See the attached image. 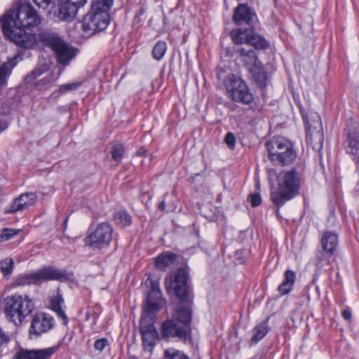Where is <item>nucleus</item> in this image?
<instances>
[{
	"label": "nucleus",
	"instance_id": "nucleus-1",
	"mask_svg": "<svg viewBox=\"0 0 359 359\" xmlns=\"http://www.w3.org/2000/svg\"><path fill=\"white\" fill-rule=\"evenodd\" d=\"M41 22V18L30 2L19 0L0 19L4 36L18 46L29 49L36 43V35L25 29L34 28Z\"/></svg>",
	"mask_w": 359,
	"mask_h": 359
},
{
	"label": "nucleus",
	"instance_id": "nucleus-2",
	"mask_svg": "<svg viewBox=\"0 0 359 359\" xmlns=\"http://www.w3.org/2000/svg\"><path fill=\"white\" fill-rule=\"evenodd\" d=\"M302 175L293 168L280 172L276 177L277 187L271 191V199L278 207L299 194Z\"/></svg>",
	"mask_w": 359,
	"mask_h": 359
},
{
	"label": "nucleus",
	"instance_id": "nucleus-3",
	"mask_svg": "<svg viewBox=\"0 0 359 359\" xmlns=\"http://www.w3.org/2000/svg\"><path fill=\"white\" fill-rule=\"evenodd\" d=\"M191 311L189 306L182 305L172 315L171 320H166L161 325L163 338H177L183 341L190 339Z\"/></svg>",
	"mask_w": 359,
	"mask_h": 359
},
{
	"label": "nucleus",
	"instance_id": "nucleus-4",
	"mask_svg": "<svg viewBox=\"0 0 359 359\" xmlns=\"http://www.w3.org/2000/svg\"><path fill=\"white\" fill-rule=\"evenodd\" d=\"M4 313L7 319L15 325H20L34 311L35 305L27 294H14L4 299Z\"/></svg>",
	"mask_w": 359,
	"mask_h": 359
},
{
	"label": "nucleus",
	"instance_id": "nucleus-5",
	"mask_svg": "<svg viewBox=\"0 0 359 359\" xmlns=\"http://www.w3.org/2000/svg\"><path fill=\"white\" fill-rule=\"evenodd\" d=\"M269 159L274 163L287 165L292 163L297 157L294 144L283 137H273L265 144Z\"/></svg>",
	"mask_w": 359,
	"mask_h": 359
},
{
	"label": "nucleus",
	"instance_id": "nucleus-6",
	"mask_svg": "<svg viewBox=\"0 0 359 359\" xmlns=\"http://www.w3.org/2000/svg\"><path fill=\"white\" fill-rule=\"evenodd\" d=\"M39 41L50 47L55 53L59 63L68 65L76 55V50L69 46L55 33L43 32L39 34Z\"/></svg>",
	"mask_w": 359,
	"mask_h": 359
},
{
	"label": "nucleus",
	"instance_id": "nucleus-7",
	"mask_svg": "<svg viewBox=\"0 0 359 359\" xmlns=\"http://www.w3.org/2000/svg\"><path fill=\"white\" fill-rule=\"evenodd\" d=\"M320 244L321 248L316 252L315 257V265L318 269L334 261V253L339 245L338 234L332 231H325L322 234Z\"/></svg>",
	"mask_w": 359,
	"mask_h": 359
},
{
	"label": "nucleus",
	"instance_id": "nucleus-8",
	"mask_svg": "<svg viewBox=\"0 0 359 359\" xmlns=\"http://www.w3.org/2000/svg\"><path fill=\"white\" fill-rule=\"evenodd\" d=\"M67 279V275L63 270L57 269L55 267L48 266L39 270L35 273L30 274H23L20 276L15 281V285L23 286L26 285H38L47 280H65Z\"/></svg>",
	"mask_w": 359,
	"mask_h": 359
},
{
	"label": "nucleus",
	"instance_id": "nucleus-9",
	"mask_svg": "<svg viewBox=\"0 0 359 359\" xmlns=\"http://www.w3.org/2000/svg\"><path fill=\"white\" fill-rule=\"evenodd\" d=\"M224 86L228 96L233 101L243 104H249L252 102V94L247 83L239 76L234 74L229 75L224 80Z\"/></svg>",
	"mask_w": 359,
	"mask_h": 359
},
{
	"label": "nucleus",
	"instance_id": "nucleus-10",
	"mask_svg": "<svg viewBox=\"0 0 359 359\" xmlns=\"http://www.w3.org/2000/svg\"><path fill=\"white\" fill-rule=\"evenodd\" d=\"M165 287L169 292H172L182 302H186L190 290L187 269L180 268L175 273L166 278Z\"/></svg>",
	"mask_w": 359,
	"mask_h": 359
},
{
	"label": "nucleus",
	"instance_id": "nucleus-11",
	"mask_svg": "<svg viewBox=\"0 0 359 359\" xmlns=\"http://www.w3.org/2000/svg\"><path fill=\"white\" fill-rule=\"evenodd\" d=\"M110 22L109 14L90 9L83 18L81 28L86 36L89 37L107 29Z\"/></svg>",
	"mask_w": 359,
	"mask_h": 359
},
{
	"label": "nucleus",
	"instance_id": "nucleus-12",
	"mask_svg": "<svg viewBox=\"0 0 359 359\" xmlns=\"http://www.w3.org/2000/svg\"><path fill=\"white\" fill-rule=\"evenodd\" d=\"M113 229L108 222H102L85 238V244L93 249L107 248L112 239Z\"/></svg>",
	"mask_w": 359,
	"mask_h": 359
},
{
	"label": "nucleus",
	"instance_id": "nucleus-13",
	"mask_svg": "<svg viewBox=\"0 0 359 359\" xmlns=\"http://www.w3.org/2000/svg\"><path fill=\"white\" fill-rule=\"evenodd\" d=\"M306 142L316 151L322 149L324 142V135L320 117L317 114L311 116L306 120Z\"/></svg>",
	"mask_w": 359,
	"mask_h": 359
},
{
	"label": "nucleus",
	"instance_id": "nucleus-14",
	"mask_svg": "<svg viewBox=\"0 0 359 359\" xmlns=\"http://www.w3.org/2000/svg\"><path fill=\"white\" fill-rule=\"evenodd\" d=\"M87 0H59L57 18L59 20H73L79 8L83 7Z\"/></svg>",
	"mask_w": 359,
	"mask_h": 359
},
{
	"label": "nucleus",
	"instance_id": "nucleus-15",
	"mask_svg": "<svg viewBox=\"0 0 359 359\" xmlns=\"http://www.w3.org/2000/svg\"><path fill=\"white\" fill-rule=\"evenodd\" d=\"M55 325L54 318L45 313H36L32 320L29 333L36 337L51 330Z\"/></svg>",
	"mask_w": 359,
	"mask_h": 359
},
{
	"label": "nucleus",
	"instance_id": "nucleus-16",
	"mask_svg": "<svg viewBox=\"0 0 359 359\" xmlns=\"http://www.w3.org/2000/svg\"><path fill=\"white\" fill-rule=\"evenodd\" d=\"M232 20L238 25H247L252 28L257 21V15L248 4H239L234 10Z\"/></svg>",
	"mask_w": 359,
	"mask_h": 359
},
{
	"label": "nucleus",
	"instance_id": "nucleus-17",
	"mask_svg": "<svg viewBox=\"0 0 359 359\" xmlns=\"http://www.w3.org/2000/svg\"><path fill=\"white\" fill-rule=\"evenodd\" d=\"M59 348V344L42 349L21 348L15 354V359H50Z\"/></svg>",
	"mask_w": 359,
	"mask_h": 359
},
{
	"label": "nucleus",
	"instance_id": "nucleus-18",
	"mask_svg": "<svg viewBox=\"0 0 359 359\" xmlns=\"http://www.w3.org/2000/svg\"><path fill=\"white\" fill-rule=\"evenodd\" d=\"M344 144L346 153L351 156L356 164L359 165V130L348 129Z\"/></svg>",
	"mask_w": 359,
	"mask_h": 359
},
{
	"label": "nucleus",
	"instance_id": "nucleus-19",
	"mask_svg": "<svg viewBox=\"0 0 359 359\" xmlns=\"http://www.w3.org/2000/svg\"><path fill=\"white\" fill-rule=\"evenodd\" d=\"M235 51L238 54V56L248 72L262 63L255 51L253 50H245L244 48L240 47Z\"/></svg>",
	"mask_w": 359,
	"mask_h": 359
},
{
	"label": "nucleus",
	"instance_id": "nucleus-20",
	"mask_svg": "<svg viewBox=\"0 0 359 359\" xmlns=\"http://www.w3.org/2000/svg\"><path fill=\"white\" fill-rule=\"evenodd\" d=\"M37 199L35 193L29 192L21 194L16 198L11 206L13 212L23 210L33 205Z\"/></svg>",
	"mask_w": 359,
	"mask_h": 359
},
{
	"label": "nucleus",
	"instance_id": "nucleus-21",
	"mask_svg": "<svg viewBox=\"0 0 359 359\" xmlns=\"http://www.w3.org/2000/svg\"><path fill=\"white\" fill-rule=\"evenodd\" d=\"M156 311H153L145 308L144 313L140 321V332L155 330L154 325L155 313Z\"/></svg>",
	"mask_w": 359,
	"mask_h": 359
},
{
	"label": "nucleus",
	"instance_id": "nucleus-22",
	"mask_svg": "<svg viewBox=\"0 0 359 359\" xmlns=\"http://www.w3.org/2000/svg\"><path fill=\"white\" fill-rule=\"evenodd\" d=\"M18 62V57L15 56L0 66V88L7 84V79Z\"/></svg>",
	"mask_w": 359,
	"mask_h": 359
},
{
	"label": "nucleus",
	"instance_id": "nucleus-23",
	"mask_svg": "<svg viewBox=\"0 0 359 359\" xmlns=\"http://www.w3.org/2000/svg\"><path fill=\"white\" fill-rule=\"evenodd\" d=\"M248 44L252 46L256 49H265L269 46L265 38L255 32L254 27L250 28Z\"/></svg>",
	"mask_w": 359,
	"mask_h": 359
},
{
	"label": "nucleus",
	"instance_id": "nucleus-24",
	"mask_svg": "<svg viewBox=\"0 0 359 359\" xmlns=\"http://www.w3.org/2000/svg\"><path fill=\"white\" fill-rule=\"evenodd\" d=\"M176 259L177 256L173 253H162L156 257L155 266L158 270L164 271L167 267L173 264Z\"/></svg>",
	"mask_w": 359,
	"mask_h": 359
},
{
	"label": "nucleus",
	"instance_id": "nucleus-25",
	"mask_svg": "<svg viewBox=\"0 0 359 359\" xmlns=\"http://www.w3.org/2000/svg\"><path fill=\"white\" fill-rule=\"evenodd\" d=\"M161 292L159 288L151 289L149 292L147 299V309L153 311H159L161 308Z\"/></svg>",
	"mask_w": 359,
	"mask_h": 359
},
{
	"label": "nucleus",
	"instance_id": "nucleus-26",
	"mask_svg": "<svg viewBox=\"0 0 359 359\" xmlns=\"http://www.w3.org/2000/svg\"><path fill=\"white\" fill-rule=\"evenodd\" d=\"M249 72L259 87L263 88L266 86L267 76L262 63L250 69Z\"/></svg>",
	"mask_w": 359,
	"mask_h": 359
},
{
	"label": "nucleus",
	"instance_id": "nucleus-27",
	"mask_svg": "<svg viewBox=\"0 0 359 359\" xmlns=\"http://www.w3.org/2000/svg\"><path fill=\"white\" fill-rule=\"evenodd\" d=\"M250 33L249 29L236 28L231 31L230 36L235 44L248 43Z\"/></svg>",
	"mask_w": 359,
	"mask_h": 359
},
{
	"label": "nucleus",
	"instance_id": "nucleus-28",
	"mask_svg": "<svg viewBox=\"0 0 359 359\" xmlns=\"http://www.w3.org/2000/svg\"><path fill=\"white\" fill-rule=\"evenodd\" d=\"M269 329L266 322H262L252 330L253 336L250 341V345H254L261 341L268 333Z\"/></svg>",
	"mask_w": 359,
	"mask_h": 359
},
{
	"label": "nucleus",
	"instance_id": "nucleus-29",
	"mask_svg": "<svg viewBox=\"0 0 359 359\" xmlns=\"http://www.w3.org/2000/svg\"><path fill=\"white\" fill-rule=\"evenodd\" d=\"M113 3L114 0H92L91 9L93 11L109 13Z\"/></svg>",
	"mask_w": 359,
	"mask_h": 359
},
{
	"label": "nucleus",
	"instance_id": "nucleus-30",
	"mask_svg": "<svg viewBox=\"0 0 359 359\" xmlns=\"http://www.w3.org/2000/svg\"><path fill=\"white\" fill-rule=\"evenodd\" d=\"M114 220L118 225L126 227L132 224V218L126 210H119L114 214Z\"/></svg>",
	"mask_w": 359,
	"mask_h": 359
},
{
	"label": "nucleus",
	"instance_id": "nucleus-31",
	"mask_svg": "<svg viewBox=\"0 0 359 359\" xmlns=\"http://www.w3.org/2000/svg\"><path fill=\"white\" fill-rule=\"evenodd\" d=\"M125 147L121 143H117L113 145L111 150V156L113 161L120 163L125 154Z\"/></svg>",
	"mask_w": 359,
	"mask_h": 359
},
{
	"label": "nucleus",
	"instance_id": "nucleus-32",
	"mask_svg": "<svg viewBox=\"0 0 359 359\" xmlns=\"http://www.w3.org/2000/svg\"><path fill=\"white\" fill-rule=\"evenodd\" d=\"M167 50V43L163 41H158L153 50H152V56L156 60H161Z\"/></svg>",
	"mask_w": 359,
	"mask_h": 359
},
{
	"label": "nucleus",
	"instance_id": "nucleus-33",
	"mask_svg": "<svg viewBox=\"0 0 359 359\" xmlns=\"http://www.w3.org/2000/svg\"><path fill=\"white\" fill-rule=\"evenodd\" d=\"M163 359H189V358L180 350L169 348L164 351Z\"/></svg>",
	"mask_w": 359,
	"mask_h": 359
},
{
	"label": "nucleus",
	"instance_id": "nucleus-34",
	"mask_svg": "<svg viewBox=\"0 0 359 359\" xmlns=\"http://www.w3.org/2000/svg\"><path fill=\"white\" fill-rule=\"evenodd\" d=\"M21 230L20 229H7L5 228L2 229L1 234H0V241L4 242L8 241L13 238L14 236H17Z\"/></svg>",
	"mask_w": 359,
	"mask_h": 359
},
{
	"label": "nucleus",
	"instance_id": "nucleus-35",
	"mask_svg": "<svg viewBox=\"0 0 359 359\" xmlns=\"http://www.w3.org/2000/svg\"><path fill=\"white\" fill-rule=\"evenodd\" d=\"M50 308L54 311L57 309L62 308L64 304V299L62 298V294L59 292L55 296H53L50 301Z\"/></svg>",
	"mask_w": 359,
	"mask_h": 359
},
{
	"label": "nucleus",
	"instance_id": "nucleus-36",
	"mask_svg": "<svg viewBox=\"0 0 359 359\" xmlns=\"http://www.w3.org/2000/svg\"><path fill=\"white\" fill-rule=\"evenodd\" d=\"M14 265L12 259H6L0 262L1 269L4 275L11 273Z\"/></svg>",
	"mask_w": 359,
	"mask_h": 359
},
{
	"label": "nucleus",
	"instance_id": "nucleus-37",
	"mask_svg": "<svg viewBox=\"0 0 359 359\" xmlns=\"http://www.w3.org/2000/svg\"><path fill=\"white\" fill-rule=\"evenodd\" d=\"M296 273L292 270L287 269L284 273V278L282 283L294 286V283L296 281Z\"/></svg>",
	"mask_w": 359,
	"mask_h": 359
},
{
	"label": "nucleus",
	"instance_id": "nucleus-38",
	"mask_svg": "<svg viewBox=\"0 0 359 359\" xmlns=\"http://www.w3.org/2000/svg\"><path fill=\"white\" fill-rule=\"evenodd\" d=\"M80 86H81V83H79V82L66 83V84H64V85H62L60 86L59 92L61 94H64L68 91L77 89Z\"/></svg>",
	"mask_w": 359,
	"mask_h": 359
},
{
	"label": "nucleus",
	"instance_id": "nucleus-39",
	"mask_svg": "<svg viewBox=\"0 0 359 359\" xmlns=\"http://www.w3.org/2000/svg\"><path fill=\"white\" fill-rule=\"evenodd\" d=\"M140 332L142 335V340H151L155 341L158 337V332L156 329Z\"/></svg>",
	"mask_w": 359,
	"mask_h": 359
},
{
	"label": "nucleus",
	"instance_id": "nucleus-40",
	"mask_svg": "<svg viewBox=\"0 0 359 359\" xmlns=\"http://www.w3.org/2000/svg\"><path fill=\"white\" fill-rule=\"evenodd\" d=\"M35 4L42 9H47L55 4L56 0H33Z\"/></svg>",
	"mask_w": 359,
	"mask_h": 359
},
{
	"label": "nucleus",
	"instance_id": "nucleus-41",
	"mask_svg": "<svg viewBox=\"0 0 359 359\" xmlns=\"http://www.w3.org/2000/svg\"><path fill=\"white\" fill-rule=\"evenodd\" d=\"M109 346V341L107 338H102L100 339L96 340L94 342V348L96 351H98L99 352L102 351L104 348Z\"/></svg>",
	"mask_w": 359,
	"mask_h": 359
},
{
	"label": "nucleus",
	"instance_id": "nucleus-42",
	"mask_svg": "<svg viewBox=\"0 0 359 359\" xmlns=\"http://www.w3.org/2000/svg\"><path fill=\"white\" fill-rule=\"evenodd\" d=\"M53 82V76H48L39 81L36 83V87L41 90L43 88H48Z\"/></svg>",
	"mask_w": 359,
	"mask_h": 359
},
{
	"label": "nucleus",
	"instance_id": "nucleus-43",
	"mask_svg": "<svg viewBox=\"0 0 359 359\" xmlns=\"http://www.w3.org/2000/svg\"><path fill=\"white\" fill-rule=\"evenodd\" d=\"M236 137L233 133L229 132L225 136L224 142L230 149H233L236 144Z\"/></svg>",
	"mask_w": 359,
	"mask_h": 359
},
{
	"label": "nucleus",
	"instance_id": "nucleus-44",
	"mask_svg": "<svg viewBox=\"0 0 359 359\" xmlns=\"http://www.w3.org/2000/svg\"><path fill=\"white\" fill-rule=\"evenodd\" d=\"M293 287V285L281 283L278 287V292L282 296L286 295L292 290Z\"/></svg>",
	"mask_w": 359,
	"mask_h": 359
},
{
	"label": "nucleus",
	"instance_id": "nucleus-45",
	"mask_svg": "<svg viewBox=\"0 0 359 359\" xmlns=\"http://www.w3.org/2000/svg\"><path fill=\"white\" fill-rule=\"evenodd\" d=\"M250 203L252 207H257L262 203V198L259 194H251L250 196Z\"/></svg>",
	"mask_w": 359,
	"mask_h": 359
},
{
	"label": "nucleus",
	"instance_id": "nucleus-46",
	"mask_svg": "<svg viewBox=\"0 0 359 359\" xmlns=\"http://www.w3.org/2000/svg\"><path fill=\"white\" fill-rule=\"evenodd\" d=\"M54 312L57 314L58 318H60L62 320V324L64 325H67L68 324L69 318L67 316V315L63 309V307L54 311Z\"/></svg>",
	"mask_w": 359,
	"mask_h": 359
},
{
	"label": "nucleus",
	"instance_id": "nucleus-47",
	"mask_svg": "<svg viewBox=\"0 0 359 359\" xmlns=\"http://www.w3.org/2000/svg\"><path fill=\"white\" fill-rule=\"evenodd\" d=\"M43 72V69H41L40 68H36L34 69L32 73L27 77V79L29 81H31L32 79H36L38 76L41 75Z\"/></svg>",
	"mask_w": 359,
	"mask_h": 359
},
{
	"label": "nucleus",
	"instance_id": "nucleus-48",
	"mask_svg": "<svg viewBox=\"0 0 359 359\" xmlns=\"http://www.w3.org/2000/svg\"><path fill=\"white\" fill-rule=\"evenodd\" d=\"M9 337L0 327V348L9 341Z\"/></svg>",
	"mask_w": 359,
	"mask_h": 359
},
{
	"label": "nucleus",
	"instance_id": "nucleus-49",
	"mask_svg": "<svg viewBox=\"0 0 359 359\" xmlns=\"http://www.w3.org/2000/svg\"><path fill=\"white\" fill-rule=\"evenodd\" d=\"M341 316L343 318L346 320H351L352 318L351 311L348 308H346L342 311Z\"/></svg>",
	"mask_w": 359,
	"mask_h": 359
},
{
	"label": "nucleus",
	"instance_id": "nucleus-50",
	"mask_svg": "<svg viewBox=\"0 0 359 359\" xmlns=\"http://www.w3.org/2000/svg\"><path fill=\"white\" fill-rule=\"evenodd\" d=\"M143 346L144 347L151 348L154 346L155 341L151 340H142Z\"/></svg>",
	"mask_w": 359,
	"mask_h": 359
},
{
	"label": "nucleus",
	"instance_id": "nucleus-51",
	"mask_svg": "<svg viewBox=\"0 0 359 359\" xmlns=\"http://www.w3.org/2000/svg\"><path fill=\"white\" fill-rule=\"evenodd\" d=\"M147 152L146 149H144V148H141L137 152V154L138 156H144L145 154V153Z\"/></svg>",
	"mask_w": 359,
	"mask_h": 359
},
{
	"label": "nucleus",
	"instance_id": "nucleus-52",
	"mask_svg": "<svg viewBox=\"0 0 359 359\" xmlns=\"http://www.w3.org/2000/svg\"><path fill=\"white\" fill-rule=\"evenodd\" d=\"M165 206H166V205H165V201H161V202L159 203V205H158V208H159L160 210H163H163H165Z\"/></svg>",
	"mask_w": 359,
	"mask_h": 359
},
{
	"label": "nucleus",
	"instance_id": "nucleus-53",
	"mask_svg": "<svg viewBox=\"0 0 359 359\" xmlns=\"http://www.w3.org/2000/svg\"><path fill=\"white\" fill-rule=\"evenodd\" d=\"M154 286L155 289L159 288L158 283L156 282H151V289H154Z\"/></svg>",
	"mask_w": 359,
	"mask_h": 359
},
{
	"label": "nucleus",
	"instance_id": "nucleus-54",
	"mask_svg": "<svg viewBox=\"0 0 359 359\" xmlns=\"http://www.w3.org/2000/svg\"><path fill=\"white\" fill-rule=\"evenodd\" d=\"M226 3V0H225V4Z\"/></svg>",
	"mask_w": 359,
	"mask_h": 359
}]
</instances>
